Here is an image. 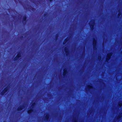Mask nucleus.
Listing matches in <instances>:
<instances>
[{"instance_id":"nucleus-1","label":"nucleus","mask_w":122,"mask_h":122,"mask_svg":"<svg viewBox=\"0 0 122 122\" xmlns=\"http://www.w3.org/2000/svg\"><path fill=\"white\" fill-rule=\"evenodd\" d=\"M91 22V24L90 23L89 24L90 25L91 28L92 29H93L94 25V20H92Z\"/></svg>"},{"instance_id":"nucleus-2","label":"nucleus","mask_w":122,"mask_h":122,"mask_svg":"<svg viewBox=\"0 0 122 122\" xmlns=\"http://www.w3.org/2000/svg\"><path fill=\"white\" fill-rule=\"evenodd\" d=\"M112 55V54L111 53H110L107 54L106 58V61H108L109 60Z\"/></svg>"},{"instance_id":"nucleus-3","label":"nucleus","mask_w":122,"mask_h":122,"mask_svg":"<svg viewBox=\"0 0 122 122\" xmlns=\"http://www.w3.org/2000/svg\"><path fill=\"white\" fill-rule=\"evenodd\" d=\"M20 53H18L17 56L15 58V60H17L18 58L20 57Z\"/></svg>"},{"instance_id":"nucleus-4","label":"nucleus","mask_w":122,"mask_h":122,"mask_svg":"<svg viewBox=\"0 0 122 122\" xmlns=\"http://www.w3.org/2000/svg\"><path fill=\"white\" fill-rule=\"evenodd\" d=\"M96 41L95 40H93V45L94 46V49H95V47H94V46H96Z\"/></svg>"},{"instance_id":"nucleus-5","label":"nucleus","mask_w":122,"mask_h":122,"mask_svg":"<svg viewBox=\"0 0 122 122\" xmlns=\"http://www.w3.org/2000/svg\"><path fill=\"white\" fill-rule=\"evenodd\" d=\"M23 107H19L18 109V111H20L22 109Z\"/></svg>"},{"instance_id":"nucleus-6","label":"nucleus","mask_w":122,"mask_h":122,"mask_svg":"<svg viewBox=\"0 0 122 122\" xmlns=\"http://www.w3.org/2000/svg\"><path fill=\"white\" fill-rule=\"evenodd\" d=\"M64 73H63V75H65L66 74V69H65L64 70Z\"/></svg>"},{"instance_id":"nucleus-7","label":"nucleus","mask_w":122,"mask_h":122,"mask_svg":"<svg viewBox=\"0 0 122 122\" xmlns=\"http://www.w3.org/2000/svg\"><path fill=\"white\" fill-rule=\"evenodd\" d=\"M92 88V87L91 86L88 85L87 86L86 88L87 89H90Z\"/></svg>"},{"instance_id":"nucleus-8","label":"nucleus","mask_w":122,"mask_h":122,"mask_svg":"<svg viewBox=\"0 0 122 122\" xmlns=\"http://www.w3.org/2000/svg\"><path fill=\"white\" fill-rule=\"evenodd\" d=\"M8 89L7 88L5 89L3 91V92L4 93L6 92L8 90Z\"/></svg>"},{"instance_id":"nucleus-9","label":"nucleus","mask_w":122,"mask_h":122,"mask_svg":"<svg viewBox=\"0 0 122 122\" xmlns=\"http://www.w3.org/2000/svg\"><path fill=\"white\" fill-rule=\"evenodd\" d=\"M33 111V110H29L28 111V113H31V112H32Z\"/></svg>"},{"instance_id":"nucleus-10","label":"nucleus","mask_w":122,"mask_h":122,"mask_svg":"<svg viewBox=\"0 0 122 122\" xmlns=\"http://www.w3.org/2000/svg\"><path fill=\"white\" fill-rule=\"evenodd\" d=\"M48 117H49L48 115H46V119H47L48 118Z\"/></svg>"},{"instance_id":"nucleus-11","label":"nucleus","mask_w":122,"mask_h":122,"mask_svg":"<svg viewBox=\"0 0 122 122\" xmlns=\"http://www.w3.org/2000/svg\"><path fill=\"white\" fill-rule=\"evenodd\" d=\"M73 122H77L76 119H73Z\"/></svg>"},{"instance_id":"nucleus-12","label":"nucleus","mask_w":122,"mask_h":122,"mask_svg":"<svg viewBox=\"0 0 122 122\" xmlns=\"http://www.w3.org/2000/svg\"><path fill=\"white\" fill-rule=\"evenodd\" d=\"M65 52L66 53V54L67 55V53H68V51L66 50V48L65 49Z\"/></svg>"},{"instance_id":"nucleus-13","label":"nucleus","mask_w":122,"mask_h":122,"mask_svg":"<svg viewBox=\"0 0 122 122\" xmlns=\"http://www.w3.org/2000/svg\"><path fill=\"white\" fill-rule=\"evenodd\" d=\"M122 114H120V115L119 116V117H118V118H120V117H122Z\"/></svg>"},{"instance_id":"nucleus-14","label":"nucleus","mask_w":122,"mask_h":122,"mask_svg":"<svg viewBox=\"0 0 122 122\" xmlns=\"http://www.w3.org/2000/svg\"><path fill=\"white\" fill-rule=\"evenodd\" d=\"M26 19V17L25 16L23 17V20H25Z\"/></svg>"},{"instance_id":"nucleus-15","label":"nucleus","mask_w":122,"mask_h":122,"mask_svg":"<svg viewBox=\"0 0 122 122\" xmlns=\"http://www.w3.org/2000/svg\"><path fill=\"white\" fill-rule=\"evenodd\" d=\"M122 105V104L121 103H119V105L120 107Z\"/></svg>"},{"instance_id":"nucleus-16","label":"nucleus","mask_w":122,"mask_h":122,"mask_svg":"<svg viewBox=\"0 0 122 122\" xmlns=\"http://www.w3.org/2000/svg\"><path fill=\"white\" fill-rule=\"evenodd\" d=\"M35 103H33L32 104V105H35Z\"/></svg>"},{"instance_id":"nucleus-17","label":"nucleus","mask_w":122,"mask_h":122,"mask_svg":"<svg viewBox=\"0 0 122 122\" xmlns=\"http://www.w3.org/2000/svg\"><path fill=\"white\" fill-rule=\"evenodd\" d=\"M121 15V14H120V13H119V14H118V15Z\"/></svg>"},{"instance_id":"nucleus-18","label":"nucleus","mask_w":122,"mask_h":122,"mask_svg":"<svg viewBox=\"0 0 122 122\" xmlns=\"http://www.w3.org/2000/svg\"><path fill=\"white\" fill-rule=\"evenodd\" d=\"M50 1H51L52 0H50Z\"/></svg>"}]
</instances>
